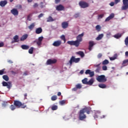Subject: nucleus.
Returning a JSON list of instances; mask_svg holds the SVG:
<instances>
[{"label": "nucleus", "instance_id": "4d7b16f0", "mask_svg": "<svg viewBox=\"0 0 128 128\" xmlns=\"http://www.w3.org/2000/svg\"><path fill=\"white\" fill-rule=\"evenodd\" d=\"M100 68H97L96 70V72H100Z\"/></svg>", "mask_w": 128, "mask_h": 128}, {"label": "nucleus", "instance_id": "680f3d73", "mask_svg": "<svg viewBox=\"0 0 128 128\" xmlns=\"http://www.w3.org/2000/svg\"><path fill=\"white\" fill-rule=\"evenodd\" d=\"M72 90L73 92H76V90H78V88L76 86L75 88H74L72 89Z\"/></svg>", "mask_w": 128, "mask_h": 128}, {"label": "nucleus", "instance_id": "09e8293b", "mask_svg": "<svg viewBox=\"0 0 128 128\" xmlns=\"http://www.w3.org/2000/svg\"><path fill=\"white\" fill-rule=\"evenodd\" d=\"M126 46H128V37H126L124 40Z\"/></svg>", "mask_w": 128, "mask_h": 128}, {"label": "nucleus", "instance_id": "ddd939ff", "mask_svg": "<svg viewBox=\"0 0 128 128\" xmlns=\"http://www.w3.org/2000/svg\"><path fill=\"white\" fill-rule=\"evenodd\" d=\"M62 44V41L61 40H56L52 44V46H60Z\"/></svg>", "mask_w": 128, "mask_h": 128}, {"label": "nucleus", "instance_id": "412c9836", "mask_svg": "<svg viewBox=\"0 0 128 128\" xmlns=\"http://www.w3.org/2000/svg\"><path fill=\"white\" fill-rule=\"evenodd\" d=\"M76 54H78L81 58L84 56V53L82 51H79L76 52Z\"/></svg>", "mask_w": 128, "mask_h": 128}, {"label": "nucleus", "instance_id": "473e14b6", "mask_svg": "<svg viewBox=\"0 0 128 128\" xmlns=\"http://www.w3.org/2000/svg\"><path fill=\"white\" fill-rule=\"evenodd\" d=\"M16 106L14 105V104H12L10 106V108L11 110H14L16 108Z\"/></svg>", "mask_w": 128, "mask_h": 128}, {"label": "nucleus", "instance_id": "2f4dec72", "mask_svg": "<svg viewBox=\"0 0 128 128\" xmlns=\"http://www.w3.org/2000/svg\"><path fill=\"white\" fill-rule=\"evenodd\" d=\"M51 110H58V106H56V105H53L51 107Z\"/></svg>", "mask_w": 128, "mask_h": 128}, {"label": "nucleus", "instance_id": "0eeeda50", "mask_svg": "<svg viewBox=\"0 0 128 128\" xmlns=\"http://www.w3.org/2000/svg\"><path fill=\"white\" fill-rule=\"evenodd\" d=\"M84 36V33L82 32L76 37V40H78L80 44L81 42H82V37Z\"/></svg>", "mask_w": 128, "mask_h": 128}, {"label": "nucleus", "instance_id": "37998d69", "mask_svg": "<svg viewBox=\"0 0 128 128\" xmlns=\"http://www.w3.org/2000/svg\"><path fill=\"white\" fill-rule=\"evenodd\" d=\"M8 106V102H4L2 103V106L3 108H6V106Z\"/></svg>", "mask_w": 128, "mask_h": 128}, {"label": "nucleus", "instance_id": "7ed1b4c3", "mask_svg": "<svg viewBox=\"0 0 128 128\" xmlns=\"http://www.w3.org/2000/svg\"><path fill=\"white\" fill-rule=\"evenodd\" d=\"M96 80L99 82H106V78L104 75H101L98 76L96 78Z\"/></svg>", "mask_w": 128, "mask_h": 128}, {"label": "nucleus", "instance_id": "c85d7f7f", "mask_svg": "<svg viewBox=\"0 0 128 128\" xmlns=\"http://www.w3.org/2000/svg\"><path fill=\"white\" fill-rule=\"evenodd\" d=\"M118 58V54H114V56L110 58V60H116Z\"/></svg>", "mask_w": 128, "mask_h": 128}, {"label": "nucleus", "instance_id": "a878e982", "mask_svg": "<svg viewBox=\"0 0 128 128\" xmlns=\"http://www.w3.org/2000/svg\"><path fill=\"white\" fill-rule=\"evenodd\" d=\"M2 78L4 80H6V82H8L10 80V78H8V76L7 75H4L2 76Z\"/></svg>", "mask_w": 128, "mask_h": 128}, {"label": "nucleus", "instance_id": "a19ab883", "mask_svg": "<svg viewBox=\"0 0 128 128\" xmlns=\"http://www.w3.org/2000/svg\"><path fill=\"white\" fill-rule=\"evenodd\" d=\"M96 28L98 32H100V29L102 28L100 27V25H97L96 26Z\"/></svg>", "mask_w": 128, "mask_h": 128}, {"label": "nucleus", "instance_id": "e433bc0d", "mask_svg": "<svg viewBox=\"0 0 128 128\" xmlns=\"http://www.w3.org/2000/svg\"><path fill=\"white\" fill-rule=\"evenodd\" d=\"M128 8V4L126 6H123L122 8V10H126Z\"/></svg>", "mask_w": 128, "mask_h": 128}, {"label": "nucleus", "instance_id": "58836bf2", "mask_svg": "<svg viewBox=\"0 0 128 128\" xmlns=\"http://www.w3.org/2000/svg\"><path fill=\"white\" fill-rule=\"evenodd\" d=\"M109 62L108 60H105L102 62V64L104 65L108 64Z\"/></svg>", "mask_w": 128, "mask_h": 128}, {"label": "nucleus", "instance_id": "6e6d98bb", "mask_svg": "<svg viewBox=\"0 0 128 128\" xmlns=\"http://www.w3.org/2000/svg\"><path fill=\"white\" fill-rule=\"evenodd\" d=\"M40 6L41 8H44V2H40Z\"/></svg>", "mask_w": 128, "mask_h": 128}, {"label": "nucleus", "instance_id": "c756f323", "mask_svg": "<svg viewBox=\"0 0 128 128\" xmlns=\"http://www.w3.org/2000/svg\"><path fill=\"white\" fill-rule=\"evenodd\" d=\"M14 42H18V36L16 35L14 37Z\"/></svg>", "mask_w": 128, "mask_h": 128}, {"label": "nucleus", "instance_id": "bb28decb", "mask_svg": "<svg viewBox=\"0 0 128 128\" xmlns=\"http://www.w3.org/2000/svg\"><path fill=\"white\" fill-rule=\"evenodd\" d=\"M98 86L99 88H106V85L104 84H98Z\"/></svg>", "mask_w": 128, "mask_h": 128}, {"label": "nucleus", "instance_id": "ea45409f", "mask_svg": "<svg viewBox=\"0 0 128 128\" xmlns=\"http://www.w3.org/2000/svg\"><path fill=\"white\" fill-rule=\"evenodd\" d=\"M76 86V87L78 90H80V88H82V87L81 84H78Z\"/></svg>", "mask_w": 128, "mask_h": 128}, {"label": "nucleus", "instance_id": "f03ea898", "mask_svg": "<svg viewBox=\"0 0 128 128\" xmlns=\"http://www.w3.org/2000/svg\"><path fill=\"white\" fill-rule=\"evenodd\" d=\"M14 105L18 108H26V105L24 104V103H22L20 101L16 100H14Z\"/></svg>", "mask_w": 128, "mask_h": 128}, {"label": "nucleus", "instance_id": "4be33fe9", "mask_svg": "<svg viewBox=\"0 0 128 128\" xmlns=\"http://www.w3.org/2000/svg\"><path fill=\"white\" fill-rule=\"evenodd\" d=\"M104 38V34H102L98 36L97 38H96V40H100L102 38Z\"/></svg>", "mask_w": 128, "mask_h": 128}, {"label": "nucleus", "instance_id": "f704fd0d", "mask_svg": "<svg viewBox=\"0 0 128 128\" xmlns=\"http://www.w3.org/2000/svg\"><path fill=\"white\" fill-rule=\"evenodd\" d=\"M51 100H53V101L56 100H58V96L56 95H54L52 96Z\"/></svg>", "mask_w": 128, "mask_h": 128}, {"label": "nucleus", "instance_id": "dca6fc26", "mask_svg": "<svg viewBox=\"0 0 128 128\" xmlns=\"http://www.w3.org/2000/svg\"><path fill=\"white\" fill-rule=\"evenodd\" d=\"M114 18V14L112 13L105 20V22H108L109 20H110L112 18Z\"/></svg>", "mask_w": 128, "mask_h": 128}, {"label": "nucleus", "instance_id": "5701e85b", "mask_svg": "<svg viewBox=\"0 0 128 128\" xmlns=\"http://www.w3.org/2000/svg\"><path fill=\"white\" fill-rule=\"evenodd\" d=\"M21 48L22 50H28L30 48V46L26 44L22 45Z\"/></svg>", "mask_w": 128, "mask_h": 128}, {"label": "nucleus", "instance_id": "72a5a7b5", "mask_svg": "<svg viewBox=\"0 0 128 128\" xmlns=\"http://www.w3.org/2000/svg\"><path fill=\"white\" fill-rule=\"evenodd\" d=\"M82 82L84 84H88V78H84L82 80Z\"/></svg>", "mask_w": 128, "mask_h": 128}, {"label": "nucleus", "instance_id": "49530a36", "mask_svg": "<svg viewBox=\"0 0 128 128\" xmlns=\"http://www.w3.org/2000/svg\"><path fill=\"white\" fill-rule=\"evenodd\" d=\"M60 104L61 106H64L66 104V100H62L60 102Z\"/></svg>", "mask_w": 128, "mask_h": 128}, {"label": "nucleus", "instance_id": "6e6552de", "mask_svg": "<svg viewBox=\"0 0 128 128\" xmlns=\"http://www.w3.org/2000/svg\"><path fill=\"white\" fill-rule=\"evenodd\" d=\"M2 84L3 86H7L8 88L10 89L12 88V82H3Z\"/></svg>", "mask_w": 128, "mask_h": 128}, {"label": "nucleus", "instance_id": "bf43d9fd", "mask_svg": "<svg viewBox=\"0 0 128 128\" xmlns=\"http://www.w3.org/2000/svg\"><path fill=\"white\" fill-rule=\"evenodd\" d=\"M26 96H28V94L26 93L24 94V100H28Z\"/></svg>", "mask_w": 128, "mask_h": 128}, {"label": "nucleus", "instance_id": "393cba45", "mask_svg": "<svg viewBox=\"0 0 128 128\" xmlns=\"http://www.w3.org/2000/svg\"><path fill=\"white\" fill-rule=\"evenodd\" d=\"M35 26H36V24L32 23L30 26H28V28L29 30H32V29L34 28Z\"/></svg>", "mask_w": 128, "mask_h": 128}, {"label": "nucleus", "instance_id": "3c124183", "mask_svg": "<svg viewBox=\"0 0 128 128\" xmlns=\"http://www.w3.org/2000/svg\"><path fill=\"white\" fill-rule=\"evenodd\" d=\"M23 76H28V71H26L24 72Z\"/></svg>", "mask_w": 128, "mask_h": 128}, {"label": "nucleus", "instance_id": "423d86ee", "mask_svg": "<svg viewBox=\"0 0 128 128\" xmlns=\"http://www.w3.org/2000/svg\"><path fill=\"white\" fill-rule=\"evenodd\" d=\"M78 4L82 8H88V6H89L86 2H84V1H81L79 2Z\"/></svg>", "mask_w": 128, "mask_h": 128}, {"label": "nucleus", "instance_id": "79ce46f5", "mask_svg": "<svg viewBox=\"0 0 128 128\" xmlns=\"http://www.w3.org/2000/svg\"><path fill=\"white\" fill-rule=\"evenodd\" d=\"M60 38H61V40H64V42H66V36H64V35H62L60 36Z\"/></svg>", "mask_w": 128, "mask_h": 128}, {"label": "nucleus", "instance_id": "a211bd4d", "mask_svg": "<svg viewBox=\"0 0 128 128\" xmlns=\"http://www.w3.org/2000/svg\"><path fill=\"white\" fill-rule=\"evenodd\" d=\"M28 34H25L23 35L20 39V42H24V40H26L28 38Z\"/></svg>", "mask_w": 128, "mask_h": 128}, {"label": "nucleus", "instance_id": "4c0bfd02", "mask_svg": "<svg viewBox=\"0 0 128 128\" xmlns=\"http://www.w3.org/2000/svg\"><path fill=\"white\" fill-rule=\"evenodd\" d=\"M28 52L30 54H32L34 52V48L33 47H31L29 49Z\"/></svg>", "mask_w": 128, "mask_h": 128}, {"label": "nucleus", "instance_id": "39448f33", "mask_svg": "<svg viewBox=\"0 0 128 128\" xmlns=\"http://www.w3.org/2000/svg\"><path fill=\"white\" fill-rule=\"evenodd\" d=\"M80 58H76L74 56H72L70 59V64L72 66V62L78 64V62H80Z\"/></svg>", "mask_w": 128, "mask_h": 128}, {"label": "nucleus", "instance_id": "052dcab7", "mask_svg": "<svg viewBox=\"0 0 128 128\" xmlns=\"http://www.w3.org/2000/svg\"><path fill=\"white\" fill-rule=\"evenodd\" d=\"M100 63L99 64L94 65V67H95V68H100Z\"/></svg>", "mask_w": 128, "mask_h": 128}, {"label": "nucleus", "instance_id": "cd10ccee", "mask_svg": "<svg viewBox=\"0 0 128 128\" xmlns=\"http://www.w3.org/2000/svg\"><path fill=\"white\" fill-rule=\"evenodd\" d=\"M127 64H128V59L123 60L122 63V66H126Z\"/></svg>", "mask_w": 128, "mask_h": 128}, {"label": "nucleus", "instance_id": "338daca9", "mask_svg": "<svg viewBox=\"0 0 128 128\" xmlns=\"http://www.w3.org/2000/svg\"><path fill=\"white\" fill-rule=\"evenodd\" d=\"M120 2V0H114V2L115 4H118V2Z\"/></svg>", "mask_w": 128, "mask_h": 128}, {"label": "nucleus", "instance_id": "5fc2aeb1", "mask_svg": "<svg viewBox=\"0 0 128 128\" xmlns=\"http://www.w3.org/2000/svg\"><path fill=\"white\" fill-rule=\"evenodd\" d=\"M102 54H98V58H102Z\"/></svg>", "mask_w": 128, "mask_h": 128}, {"label": "nucleus", "instance_id": "13d9d810", "mask_svg": "<svg viewBox=\"0 0 128 128\" xmlns=\"http://www.w3.org/2000/svg\"><path fill=\"white\" fill-rule=\"evenodd\" d=\"M4 46V42H0V48H2Z\"/></svg>", "mask_w": 128, "mask_h": 128}, {"label": "nucleus", "instance_id": "6ab92c4d", "mask_svg": "<svg viewBox=\"0 0 128 128\" xmlns=\"http://www.w3.org/2000/svg\"><path fill=\"white\" fill-rule=\"evenodd\" d=\"M42 28H37L36 30V34H42Z\"/></svg>", "mask_w": 128, "mask_h": 128}, {"label": "nucleus", "instance_id": "f257e3e1", "mask_svg": "<svg viewBox=\"0 0 128 128\" xmlns=\"http://www.w3.org/2000/svg\"><path fill=\"white\" fill-rule=\"evenodd\" d=\"M92 112V108L90 107H87L82 108L80 110L78 118L80 120H84L86 118V115L84 114L86 112L88 114H90Z\"/></svg>", "mask_w": 128, "mask_h": 128}, {"label": "nucleus", "instance_id": "4468645a", "mask_svg": "<svg viewBox=\"0 0 128 128\" xmlns=\"http://www.w3.org/2000/svg\"><path fill=\"white\" fill-rule=\"evenodd\" d=\"M62 27L64 28H68V23L67 22H64L62 24Z\"/></svg>", "mask_w": 128, "mask_h": 128}, {"label": "nucleus", "instance_id": "7c9ffc66", "mask_svg": "<svg viewBox=\"0 0 128 128\" xmlns=\"http://www.w3.org/2000/svg\"><path fill=\"white\" fill-rule=\"evenodd\" d=\"M54 20H54V18H52V17L50 16L48 18H47V22H54Z\"/></svg>", "mask_w": 128, "mask_h": 128}, {"label": "nucleus", "instance_id": "20e7f679", "mask_svg": "<svg viewBox=\"0 0 128 128\" xmlns=\"http://www.w3.org/2000/svg\"><path fill=\"white\" fill-rule=\"evenodd\" d=\"M67 44H70V46H76V48H78V46H80V43L78 42L77 40L75 41H68L67 42Z\"/></svg>", "mask_w": 128, "mask_h": 128}, {"label": "nucleus", "instance_id": "0e129e2a", "mask_svg": "<svg viewBox=\"0 0 128 128\" xmlns=\"http://www.w3.org/2000/svg\"><path fill=\"white\" fill-rule=\"evenodd\" d=\"M59 2H60V0H55V4H58Z\"/></svg>", "mask_w": 128, "mask_h": 128}, {"label": "nucleus", "instance_id": "8fccbe9b", "mask_svg": "<svg viewBox=\"0 0 128 128\" xmlns=\"http://www.w3.org/2000/svg\"><path fill=\"white\" fill-rule=\"evenodd\" d=\"M79 17H80V14H78V13L74 15V18H79Z\"/></svg>", "mask_w": 128, "mask_h": 128}, {"label": "nucleus", "instance_id": "a18cd8bd", "mask_svg": "<svg viewBox=\"0 0 128 128\" xmlns=\"http://www.w3.org/2000/svg\"><path fill=\"white\" fill-rule=\"evenodd\" d=\"M4 70H6V69H2V70H0V76H2L4 74Z\"/></svg>", "mask_w": 128, "mask_h": 128}, {"label": "nucleus", "instance_id": "e2e57ef3", "mask_svg": "<svg viewBox=\"0 0 128 128\" xmlns=\"http://www.w3.org/2000/svg\"><path fill=\"white\" fill-rule=\"evenodd\" d=\"M104 18V14H102L98 16V18Z\"/></svg>", "mask_w": 128, "mask_h": 128}, {"label": "nucleus", "instance_id": "864d4df0", "mask_svg": "<svg viewBox=\"0 0 128 128\" xmlns=\"http://www.w3.org/2000/svg\"><path fill=\"white\" fill-rule=\"evenodd\" d=\"M42 16H44V14L41 13L38 16V18H42Z\"/></svg>", "mask_w": 128, "mask_h": 128}, {"label": "nucleus", "instance_id": "c03bdc74", "mask_svg": "<svg viewBox=\"0 0 128 128\" xmlns=\"http://www.w3.org/2000/svg\"><path fill=\"white\" fill-rule=\"evenodd\" d=\"M123 4L124 6H128V0H123Z\"/></svg>", "mask_w": 128, "mask_h": 128}, {"label": "nucleus", "instance_id": "de8ad7c7", "mask_svg": "<svg viewBox=\"0 0 128 128\" xmlns=\"http://www.w3.org/2000/svg\"><path fill=\"white\" fill-rule=\"evenodd\" d=\"M102 70H108V66H102Z\"/></svg>", "mask_w": 128, "mask_h": 128}, {"label": "nucleus", "instance_id": "c9c22d12", "mask_svg": "<svg viewBox=\"0 0 128 128\" xmlns=\"http://www.w3.org/2000/svg\"><path fill=\"white\" fill-rule=\"evenodd\" d=\"M121 37H122V34H118L114 36V38H121Z\"/></svg>", "mask_w": 128, "mask_h": 128}, {"label": "nucleus", "instance_id": "f3484780", "mask_svg": "<svg viewBox=\"0 0 128 128\" xmlns=\"http://www.w3.org/2000/svg\"><path fill=\"white\" fill-rule=\"evenodd\" d=\"M8 4V1L6 0H2L0 2V6H2V8H4V6H6Z\"/></svg>", "mask_w": 128, "mask_h": 128}, {"label": "nucleus", "instance_id": "aec40b11", "mask_svg": "<svg viewBox=\"0 0 128 128\" xmlns=\"http://www.w3.org/2000/svg\"><path fill=\"white\" fill-rule=\"evenodd\" d=\"M94 41L89 42L88 50L90 52L92 50V46H94Z\"/></svg>", "mask_w": 128, "mask_h": 128}, {"label": "nucleus", "instance_id": "1a4fd4ad", "mask_svg": "<svg viewBox=\"0 0 128 128\" xmlns=\"http://www.w3.org/2000/svg\"><path fill=\"white\" fill-rule=\"evenodd\" d=\"M57 60L56 59H49L46 62V64H54L56 62Z\"/></svg>", "mask_w": 128, "mask_h": 128}, {"label": "nucleus", "instance_id": "2eb2a0df", "mask_svg": "<svg viewBox=\"0 0 128 128\" xmlns=\"http://www.w3.org/2000/svg\"><path fill=\"white\" fill-rule=\"evenodd\" d=\"M10 12L11 14H12L14 16H18V11L16 8H13Z\"/></svg>", "mask_w": 128, "mask_h": 128}, {"label": "nucleus", "instance_id": "f8f14e48", "mask_svg": "<svg viewBox=\"0 0 128 128\" xmlns=\"http://www.w3.org/2000/svg\"><path fill=\"white\" fill-rule=\"evenodd\" d=\"M86 74H90V78H92L94 76V72L90 71V70H87L85 72Z\"/></svg>", "mask_w": 128, "mask_h": 128}, {"label": "nucleus", "instance_id": "774afa93", "mask_svg": "<svg viewBox=\"0 0 128 128\" xmlns=\"http://www.w3.org/2000/svg\"><path fill=\"white\" fill-rule=\"evenodd\" d=\"M16 8H18L20 9L22 8V5L19 4L16 6Z\"/></svg>", "mask_w": 128, "mask_h": 128}, {"label": "nucleus", "instance_id": "9d476101", "mask_svg": "<svg viewBox=\"0 0 128 128\" xmlns=\"http://www.w3.org/2000/svg\"><path fill=\"white\" fill-rule=\"evenodd\" d=\"M56 10L58 12H61L62 10H64V6L62 4H59L56 6Z\"/></svg>", "mask_w": 128, "mask_h": 128}, {"label": "nucleus", "instance_id": "9b49d317", "mask_svg": "<svg viewBox=\"0 0 128 128\" xmlns=\"http://www.w3.org/2000/svg\"><path fill=\"white\" fill-rule=\"evenodd\" d=\"M42 40H44V36H42L38 38V40L36 41V44L40 46H42Z\"/></svg>", "mask_w": 128, "mask_h": 128}, {"label": "nucleus", "instance_id": "b1692460", "mask_svg": "<svg viewBox=\"0 0 128 128\" xmlns=\"http://www.w3.org/2000/svg\"><path fill=\"white\" fill-rule=\"evenodd\" d=\"M94 78H92L88 82L87 84H88L89 86H92V84H94Z\"/></svg>", "mask_w": 128, "mask_h": 128}, {"label": "nucleus", "instance_id": "69168bd1", "mask_svg": "<svg viewBox=\"0 0 128 128\" xmlns=\"http://www.w3.org/2000/svg\"><path fill=\"white\" fill-rule=\"evenodd\" d=\"M110 6H114V2H111L110 4Z\"/></svg>", "mask_w": 128, "mask_h": 128}, {"label": "nucleus", "instance_id": "603ef678", "mask_svg": "<svg viewBox=\"0 0 128 128\" xmlns=\"http://www.w3.org/2000/svg\"><path fill=\"white\" fill-rule=\"evenodd\" d=\"M38 3H35L34 5H33V8H38Z\"/></svg>", "mask_w": 128, "mask_h": 128}]
</instances>
